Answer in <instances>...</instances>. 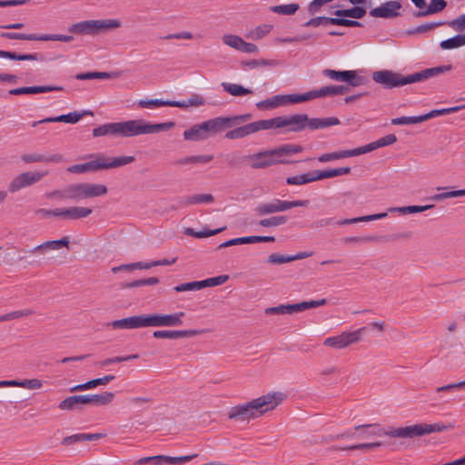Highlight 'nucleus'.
Here are the masks:
<instances>
[{
	"instance_id": "19",
	"label": "nucleus",
	"mask_w": 465,
	"mask_h": 465,
	"mask_svg": "<svg viewBox=\"0 0 465 465\" xmlns=\"http://www.w3.org/2000/svg\"><path fill=\"white\" fill-rule=\"evenodd\" d=\"M64 88L62 86L55 85H41V86H25L18 87L15 89H11L9 94L12 95H21V94H35L41 93H47L52 91H62Z\"/></svg>"
},
{
	"instance_id": "62",
	"label": "nucleus",
	"mask_w": 465,
	"mask_h": 465,
	"mask_svg": "<svg viewBox=\"0 0 465 465\" xmlns=\"http://www.w3.org/2000/svg\"><path fill=\"white\" fill-rule=\"evenodd\" d=\"M331 25H342L348 27L361 26V23L356 20L345 19L341 16L331 17Z\"/></svg>"
},
{
	"instance_id": "37",
	"label": "nucleus",
	"mask_w": 465,
	"mask_h": 465,
	"mask_svg": "<svg viewBox=\"0 0 465 465\" xmlns=\"http://www.w3.org/2000/svg\"><path fill=\"white\" fill-rule=\"evenodd\" d=\"M137 105L140 108H151L153 106H172L179 105L177 103H173L170 100H162V99H147V100H139Z\"/></svg>"
},
{
	"instance_id": "10",
	"label": "nucleus",
	"mask_w": 465,
	"mask_h": 465,
	"mask_svg": "<svg viewBox=\"0 0 465 465\" xmlns=\"http://www.w3.org/2000/svg\"><path fill=\"white\" fill-rule=\"evenodd\" d=\"M366 327H361L354 331H344L340 335L328 337L323 344L334 349H344L361 341V335L366 331Z\"/></svg>"
},
{
	"instance_id": "1",
	"label": "nucleus",
	"mask_w": 465,
	"mask_h": 465,
	"mask_svg": "<svg viewBox=\"0 0 465 465\" xmlns=\"http://www.w3.org/2000/svg\"><path fill=\"white\" fill-rule=\"evenodd\" d=\"M285 399L286 395L283 392L271 391L244 404L232 407L228 413V418L242 421L255 419L274 410Z\"/></svg>"
},
{
	"instance_id": "59",
	"label": "nucleus",
	"mask_w": 465,
	"mask_h": 465,
	"mask_svg": "<svg viewBox=\"0 0 465 465\" xmlns=\"http://www.w3.org/2000/svg\"><path fill=\"white\" fill-rule=\"evenodd\" d=\"M440 46L443 50L455 49L462 46L460 35H454L449 39L441 41Z\"/></svg>"
},
{
	"instance_id": "38",
	"label": "nucleus",
	"mask_w": 465,
	"mask_h": 465,
	"mask_svg": "<svg viewBox=\"0 0 465 465\" xmlns=\"http://www.w3.org/2000/svg\"><path fill=\"white\" fill-rule=\"evenodd\" d=\"M226 229L225 226L215 229V230H205V231H199L196 232L193 228H185L183 231V233L185 235L193 236L195 238H205L213 235H216L219 232H223Z\"/></svg>"
},
{
	"instance_id": "9",
	"label": "nucleus",
	"mask_w": 465,
	"mask_h": 465,
	"mask_svg": "<svg viewBox=\"0 0 465 465\" xmlns=\"http://www.w3.org/2000/svg\"><path fill=\"white\" fill-rule=\"evenodd\" d=\"M327 303L326 299H321L318 301L302 302L294 304H281L275 307L266 308L264 312L268 315L272 314H293L298 313L305 310L316 308L319 306L325 305Z\"/></svg>"
},
{
	"instance_id": "52",
	"label": "nucleus",
	"mask_w": 465,
	"mask_h": 465,
	"mask_svg": "<svg viewBox=\"0 0 465 465\" xmlns=\"http://www.w3.org/2000/svg\"><path fill=\"white\" fill-rule=\"evenodd\" d=\"M445 24L443 21L422 24L416 28L408 31V35L423 34Z\"/></svg>"
},
{
	"instance_id": "17",
	"label": "nucleus",
	"mask_w": 465,
	"mask_h": 465,
	"mask_svg": "<svg viewBox=\"0 0 465 465\" xmlns=\"http://www.w3.org/2000/svg\"><path fill=\"white\" fill-rule=\"evenodd\" d=\"M93 213L91 208L82 206H72L59 208V217L64 220H79L89 216Z\"/></svg>"
},
{
	"instance_id": "27",
	"label": "nucleus",
	"mask_w": 465,
	"mask_h": 465,
	"mask_svg": "<svg viewBox=\"0 0 465 465\" xmlns=\"http://www.w3.org/2000/svg\"><path fill=\"white\" fill-rule=\"evenodd\" d=\"M202 128V124L192 126L183 132V138L187 141H203L208 139L207 134Z\"/></svg>"
},
{
	"instance_id": "58",
	"label": "nucleus",
	"mask_w": 465,
	"mask_h": 465,
	"mask_svg": "<svg viewBox=\"0 0 465 465\" xmlns=\"http://www.w3.org/2000/svg\"><path fill=\"white\" fill-rule=\"evenodd\" d=\"M197 456H198V454L185 455V456H180V457L165 456L164 464L180 465V464L191 461Z\"/></svg>"
},
{
	"instance_id": "18",
	"label": "nucleus",
	"mask_w": 465,
	"mask_h": 465,
	"mask_svg": "<svg viewBox=\"0 0 465 465\" xmlns=\"http://www.w3.org/2000/svg\"><path fill=\"white\" fill-rule=\"evenodd\" d=\"M100 170H103L101 154H97L94 160L84 163L71 165L67 168V172L72 173H94Z\"/></svg>"
},
{
	"instance_id": "22",
	"label": "nucleus",
	"mask_w": 465,
	"mask_h": 465,
	"mask_svg": "<svg viewBox=\"0 0 465 465\" xmlns=\"http://www.w3.org/2000/svg\"><path fill=\"white\" fill-rule=\"evenodd\" d=\"M84 115H94V113L90 110H84L82 113L77 111L71 112L67 114H61L59 116L54 117H47L45 118L46 122L51 123H67V124H76L79 122Z\"/></svg>"
},
{
	"instance_id": "26",
	"label": "nucleus",
	"mask_w": 465,
	"mask_h": 465,
	"mask_svg": "<svg viewBox=\"0 0 465 465\" xmlns=\"http://www.w3.org/2000/svg\"><path fill=\"white\" fill-rule=\"evenodd\" d=\"M281 105H284L283 94H277L256 103V107L260 110H271Z\"/></svg>"
},
{
	"instance_id": "51",
	"label": "nucleus",
	"mask_w": 465,
	"mask_h": 465,
	"mask_svg": "<svg viewBox=\"0 0 465 465\" xmlns=\"http://www.w3.org/2000/svg\"><path fill=\"white\" fill-rule=\"evenodd\" d=\"M424 122L423 114L419 116H401L391 119V124L401 125V124H415Z\"/></svg>"
},
{
	"instance_id": "50",
	"label": "nucleus",
	"mask_w": 465,
	"mask_h": 465,
	"mask_svg": "<svg viewBox=\"0 0 465 465\" xmlns=\"http://www.w3.org/2000/svg\"><path fill=\"white\" fill-rule=\"evenodd\" d=\"M422 424V430L424 435L430 434L433 432H441L444 430H447L449 429H452L454 427L453 424L450 423L448 425L442 424V423H433V424H427V423H421Z\"/></svg>"
},
{
	"instance_id": "14",
	"label": "nucleus",
	"mask_w": 465,
	"mask_h": 465,
	"mask_svg": "<svg viewBox=\"0 0 465 465\" xmlns=\"http://www.w3.org/2000/svg\"><path fill=\"white\" fill-rule=\"evenodd\" d=\"M282 128H287V132H302L309 128V117L304 114H297L290 116H282Z\"/></svg>"
},
{
	"instance_id": "57",
	"label": "nucleus",
	"mask_w": 465,
	"mask_h": 465,
	"mask_svg": "<svg viewBox=\"0 0 465 465\" xmlns=\"http://www.w3.org/2000/svg\"><path fill=\"white\" fill-rule=\"evenodd\" d=\"M346 83L350 86L356 87V86H361V85L365 84L367 83V79L364 76L360 75L357 73V71L350 70L349 76H348Z\"/></svg>"
},
{
	"instance_id": "11",
	"label": "nucleus",
	"mask_w": 465,
	"mask_h": 465,
	"mask_svg": "<svg viewBox=\"0 0 465 465\" xmlns=\"http://www.w3.org/2000/svg\"><path fill=\"white\" fill-rule=\"evenodd\" d=\"M45 172H25L15 177L8 185L10 193H15L23 188L33 185L47 174Z\"/></svg>"
},
{
	"instance_id": "7",
	"label": "nucleus",
	"mask_w": 465,
	"mask_h": 465,
	"mask_svg": "<svg viewBox=\"0 0 465 465\" xmlns=\"http://www.w3.org/2000/svg\"><path fill=\"white\" fill-rule=\"evenodd\" d=\"M67 198L72 201H81L84 199L102 196L107 193V187L104 184L80 183L66 186Z\"/></svg>"
},
{
	"instance_id": "12",
	"label": "nucleus",
	"mask_w": 465,
	"mask_h": 465,
	"mask_svg": "<svg viewBox=\"0 0 465 465\" xmlns=\"http://www.w3.org/2000/svg\"><path fill=\"white\" fill-rule=\"evenodd\" d=\"M373 434L377 435H387L392 438H403V439H412L416 437L423 436L422 424H414L411 426L400 427L397 429H391L389 430H380L378 432H374Z\"/></svg>"
},
{
	"instance_id": "63",
	"label": "nucleus",
	"mask_w": 465,
	"mask_h": 465,
	"mask_svg": "<svg viewBox=\"0 0 465 465\" xmlns=\"http://www.w3.org/2000/svg\"><path fill=\"white\" fill-rule=\"evenodd\" d=\"M229 279L228 275H219L213 278H208L205 280H203V288L205 287H213V286H219L223 284L225 282H227Z\"/></svg>"
},
{
	"instance_id": "25",
	"label": "nucleus",
	"mask_w": 465,
	"mask_h": 465,
	"mask_svg": "<svg viewBox=\"0 0 465 465\" xmlns=\"http://www.w3.org/2000/svg\"><path fill=\"white\" fill-rule=\"evenodd\" d=\"M341 122L337 117L309 118V129H323L332 125H338Z\"/></svg>"
},
{
	"instance_id": "13",
	"label": "nucleus",
	"mask_w": 465,
	"mask_h": 465,
	"mask_svg": "<svg viewBox=\"0 0 465 465\" xmlns=\"http://www.w3.org/2000/svg\"><path fill=\"white\" fill-rule=\"evenodd\" d=\"M402 5L400 1H387L380 6L372 8L370 15L375 18L393 19L401 15Z\"/></svg>"
},
{
	"instance_id": "6",
	"label": "nucleus",
	"mask_w": 465,
	"mask_h": 465,
	"mask_svg": "<svg viewBox=\"0 0 465 465\" xmlns=\"http://www.w3.org/2000/svg\"><path fill=\"white\" fill-rule=\"evenodd\" d=\"M114 393L105 391L101 394L74 395L65 398L59 403L63 411L82 410L84 405L104 406L112 402Z\"/></svg>"
},
{
	"instance_id": "30",
	"label": "nucleus",
	"mask_w": 465,
	"mask_h": 465,
	"mask_svg": "<svg viewBox=\"0 0 465 465\" xmlns=\"http://www.w3.org/2000/svg\"><path fill=\"white\" fill-rule=\"evenodd\" d=\"M366 14V9L361 6H354L350 9H339L334 12L336 16L351 17L354 19L362 18Z\"/></svg>"
},
{
	"instance_id": "41",
	"label": "nucleus",
	"mask_w": 465,
	"mask_h": 465,
	"mask_svg": "<svg viewBox=\"0 0 465 465\" xmlns=\"http://www.w3.org/2000/svg\"><path fill=\"white\" fill-rule=\"evenodd\" d=\"M299 8L300 5L298 4L292 3L288 5H273L270 9L272 12L278 15H291L295 14Z\"/></svg>"
},
{
	"instance_id": "4",
	"label": "nucleus",
	"mask_w": 465,
	"mask_h": 465,
	"mask_svg": "<svg viewBox=\"0 0 465 465\" xmlns=\"http://www.w3.org/2000/svg\"><path fill=\"white\" fill-rule=\"evenodd\" d=\"M303 150L302 146L298 144H283L280 147L264 150L253 154L244 156V159L250 162L252 169H264L276 164L292 163L290 160H280L283 156H292Z\"/></svg>"
},
{
	"instance_id": "40",
	"label": "nucleus",
	"mask_w": 465,
	"mask_h": 465,
	"mask_svg": "<svg viewBox=\"0 0 465 465\" xmlns=\"http://www.w3.org/2000/svg\"><path fill=\"white\" fill-rule=\"evenodd\" d=\"M173 103H177L180 105H173V107H180V108H186L189 106H201L205 104V100L203 96L199 94H192L191 97H189L186 101H173Z\"/></svg>"
},
{
	"instance_id": "49",
	"label": "nucleus",
	"mask_w": 465,
	"mask_h": 465,
	"mask_svg": "<svg viewBox=\"0 0 465 465\" xmlns=\"http://www.w3.org/2000/svg\"><path fill=\"white\" fill-rule=\"evenodd\" d=\"M58 249H60V246L58 244L57 240H53V241L45 242L32 248L29 251V252L33 253V254H36V253L43 254L45 251L58 250Z\"/></svg>"
},
{
	"instance_id": "60",
	"label": "nucleus",
	"mask_w": 465,
	"mask_h": 465,
	"mask_svg": "<svg viewBox=\"0 0 465 465\" xmlns=\"http://www.w3.org/2000/svg\"><path fill=\"white\" fill-rule=\"evenodd\" d=\"M465 196V189L461 190H456V191H449L445 193H437L434 196H432V200L434 201H442L449 198H454V197H461Z\"/></svg>"
},
{
	"instance_id": "53",
	"label": "nucleus",
	"mask_w": 465,
	"mask_h": 465,
	"mask_svg": "<svg viewBox=\"0 0 465 465\" xmlns=\"http://www.w3.org/2000/svg\"><path fill=\"white\" fill-rule=\"evenodd\" d=\"M1 37L6 39H18V40H27V41H38V35L35 34H21V33H10L5 32L1 34Z\"/></svg>"
},
{
	"instance_id": "2",
	"label": "nucleus",
	"mask_w": 465,
	"mask_h": 465,
	"mask_svg": "<svg viewBox=\"0 0 465 465\" xmlns=\"http://www.w3.org/2000/svg\"><path fill=\"white\" fill-rule=\"evenodd\" d=\"M183 312L172 314L143 313L115 320L108 323L113 329H141L148 327H177L183 324Z\"/></svg>"
},
{
	"instance_id": "56",
	"label": "nucleus",
	"mask_w": 465,
	"mask_h": 465,
	"mask_svg": "<svg viewBox=\"0 0 465 465\" xmlns=\"http://www.w3.org/2000/svg\"><path fill=\"white\" fill-rule=\"evenodd\" d=\"M165 455L148 456L137 460L134 465L152 464V465H163Z\"/></svg>"
},
{
	"instance_id": "31",
	"label": "nucleus",
	"mask_w": 465,
	"mask_h": 465,
	"mask_svg": "<svg viewBox=\"0 0 465 465\" xmlns=\"http://www.w3.org/2000/svg\"><path fill=\"white\" fill-rule=\"evenodd\" d=\"M349 91V87L345 85H328L319 89L321 98L325 96L341 95L347 94Z\"/></svg>"
},
{
	"instance_id": "32",
	"label": "nucleus",
	"mask_w": 465,
	"mask_h": 465,
	"mask_svg": "<svg viewBox=\"0 0 465 465\" xmlns=\"http://www.w3.org/2000/svg\"><path fill=\"white\" fill-rule=\"evenodd\" d=\"M93 20H87L72 25L68 31L73 34H94Z\"/></svg>"
},
{
	"instance_id": "45",
	"label": "nucleus",
	"mask_w": 465,
	"mask_h": 465,
	"mask_svg": "<svg viewBox=\"0 0 465 465\" xmlns=\"http://www.w3.org/2000/svg\"><path fill=\"white\" fill-rule=\"evenodd\" d=\"M350 70L347 71H336L333 69H324L322 74L323 76L328 77L334 81L345 82L348 79Z\"/></svg>"
},
{
	"instance_id": "48",
	"label": "nucleus",
	"mask_w": 465,
	"mask_h": 465,
	"mask_svg": "<svg viewBox=\"0 0 465 465\" xmlns=\"http://www.w3.org/2000/svg\"><path fill=\"white\" fill-rule=\"evenodd\" d=\"M288 219L285 215L272 216L270 218L262 219L259 224L262 227H276L287 223Z\"/></svg>"
},
{
	"instance_id": "33",
	"label": "nucleus",
	"mask_w": 465,
	"mask_h": 465,
	"mask_svg": "<svg viewBox=\"0 0 465 465\" xmlns=\"http://www.w3.org/2000/svg\"><path fill=\"white\" fill-rule=\"evenodd\" d=\"M0 57L3 58H8L11 60H17V61H36L39 60L40 54H16L9 51H0Z\"/></svg>"
},
{
	"instance_id": "16",
	"label": "nucleus",
	"mask_w": 465,
	"mask_h": 465,
	"mask_svg": "<svg viewBox=\"0 0 465 465\" xmlns=\"http://www.w3.org/2000/svg\"><path fill=\"white\" fill-rule=\"evenodd\" d=\"M203 330H159L153 332L155 339H179L203 333Z\"/></svg>"
},
{
	"instance_id": "47",
	"label": "nucleus",
	"mask_w": 465,
	"mask_h": 465,
	"mask_svg": "<svg viewBox=\"0 0 465 465\" xmlns=\"http://www.w3.org/2000/svg\"><path fill=\"white\" fill-rule=\"evenodd\" d=\"M114 74L106 72H88L78 74L75 78L78 80H92V79H109L114 77Z\"/></svg>"
},
{
	"instance_id": "42",
	"label": "nucleus",
	"mask_w": 465,
	"mask_h": 465,
	"mask_svg": "<svg viewBox=\"0 0 465 465\" xmlns=\"http://www.w3.org/2000/svg\"><path fill=\"white\" fill-rule=\"evenodd\" d=\"M213 159L212 154L194 155L182 158L176 162L177 164L207 163Z\"/></svg>"
},
{
	"instance_id": "34",
	"label": "nucleus",
	"mask_w": 465,
	"mask_h": 465,
	"mask_svg": "<svg viewBox=\"0 0 465 465\" xmlns=\"http://www.w3.org/2000/svg\"><path fill=\"white\" fill-rule=\"evenodd\" d=\"M42 381L38 379H25L23 381L10 380L11 387H21L28 390H38L42 387Z\"/></svg>"
},
{
	"instance_id": "35",
	"label": "nucleus",
	"mask_w": 465,
	"mask_h": 465,
	"mask_svg": "<svg viewBox=\"0 0 465 465\" xmlns=\"http://www.w3.org/2000/svg\"><path fill=\"white\" fill-rule=\"evenodd\" d=\"M347 157H353L351 150H341L328 153H323L318 157V161L321 163H327L338 159H343Z\"/></svg>"
},
{
	"instance_id": "43",
	"label": "nucleus",
	"mask_w": 465,
	"mask_h": 465,
	"mask_svg": "<svg viewBox=\"0 0 465 465\" xmlns=\"http://www.w3.org/2000/svg\"><path fill=\"white\" fill-rule=\"evenodd\" d=\"M213 196L210 193L195 194L193 196H187L183 200V203L186 205L190 204H200L204 203H213Z\"/></svg>"
},
{
	"instance_id": "55",
	"label": "nucleus",
	"mask_w": 465,
	"mask_h": 465,
	"mask_svg": "<svg viewBox=\"0 0 465 465\" xmlns=\"http://www.w3.org/2000/svg\"><path fill=\"white\" fill-rule=\"evenodd\" d=\"M203 288V284L202 281H195L191 282H185L179 284L173 288V290L177 292H190V291H198Z\"/></svg>"
},
{
	"instance_id": "15",
	"label": "nucleus",
	"mask_w": 465,
	"mask_h": 465,
	"mask_svg": "<svg viewBox=\"0 0 465 465\" xmlns=\"http://www.w3.org/2000/svg\"><path fill=\"white\" fill-rule=\"evenodd\" d=\"M202 130L207 134V138L214 136L218 133L231 128L228 117H215L202 123Z\"/></svg>"
},
{
	"instance_id": "21",
	"label": "nucleus",
	"mask_w": 465,
	"mask_h": 465,
	"mask_svg": "<svg viewBox=\"0 0 465 465\" xmlns=\"http://www.w3.org/2000/svg\"><path fill=\"white\" fill-rule=\"evenodd\" d=\"M22 160L26 163H61L64 160L62 154H41V153H27L22 156Z\"/></svg>"
},
{
	"instance_id": "28",
	"label": "nucleus",
	"mask_w": 465,
	"mask_h": 465,
	"mask_svg": "<svg viewBox=\"0 0 465 465\" xmlns=\"http://www.w3.org/2000/svg\"><path fill=\"white\" fill-rule=\"evenodd\" d=\"M223 89L233 96H243L253 94V91L249 88H245L237 84H231L223 82L222 83Z\"/></svg>"
},
{
	"instance_id": "54",
	"label": "nucleus",
	"mask_w": 465,
	"mask_h": 465,
	"mask_svg": "<svg viewBox=\"0 0 465 465\" xmlns=\"http://www.w3.org/2000/svg\"><path fill=\"white\" fill-rule=\"evenodd\" d=\"M223 42L224 45L240 51L243 39L236 35H225L223 36Z\"/></svg>"
},
{
	"instance_id": "20",
	"label": "nucleus",
	"mask_w": 465,
	"mask_h": 465,
	"mask_svg": "<svg viewBox=\"0 0 465 465\" xmlns=\"http://www.w3.org/2000/svg\"><path fill=\"white\" fill-rule=\"evenodd\" d=\"M135 160L134 156L132 155H124L118 157H106L104 154H101V162H102V169H114L121 166H124L133 163Z\"/></svg>"
},
{
	"instance_id": "3",
	"label": "nucleus",
	"mask_w": 465,
	"mask_h": 465,
	"mask_svg": "<svg viewBox=\"0 0 465 465\" xmlns=\"http://www.w3.org/2000/svg\"><path fill=\"white\" fill-rule=\"evenodd\" d=\"M450 69L451 65H440L432 68H426L422 71L408 75H401V74L391 70H379L372 73V80L386 89H391L425 81L429 78L435 77L440 74L449 72Z\"/></svg>"
},
{
	"instance_id": "64",
	"label": "nucleus",
	"mask_w": 465,
	"mask_h": 465,
	"mask_svg": "<svg viewBox=\"0 0 465 465\" xmlns=\"http://www.w3.org/2000/svg\"><path fill=\"white\" fill-rule=\"evenodd\" d=\"M449 25L457 32L465 31V14L457 16L449 23Z\"/></svg>"
},
{
	"instance_id": "5",
	"label": "nucleus",
	"mask_w": 465,
	"mask_h": 465,
	"mask_svg": "<svg viewBox=\"0 0 465 465\" xmlns=\"http://www.w3.org/2000/svg\"><path fill=\"white\" fill-rule=\"evenodd\" d=\"M116 136L122 138L134 137L142 134H157L168 131L175 125L174 122L150 124L143 119L128 120L115 123Z\"/></svg>"
},
{
	"instance_id": "61",
	"label": "nucleus",
	"mask_w": 465,
	"mask_h": 465,
	"mask_svg": "<svg viewBox=\"0 0 465 465\" xmlns=\"http://www.w3.org/2000/svg\"><path fill=\"white\" fill-rule=\"evenodd\" d=\"M287 184L290 185H302L311 183L310 173H302L295 176H291L286 179Z\"/></svg>"
},
{
	"instance_id": "44",
	"label": "nucleus",
	"mask_w": 465,
	"mask_h": 465,
	"mask_svg": "<svg viewBox=\"0 0 465 465\" xmlns=\"http://www.w3.org/2000/svg\"><path fill=\"white\" fill-rule=\"evenodd\" d=\"M463 108H465V104L460 105V106L450 107V108L431 110L428 114H423V119H424V121H427V120H430L436 116L445 115V114L458 112Z\"/></svg>"
},
{
	"instance_id": "23",
	"label": "nucleus",
	"mask_w": 465,
	"mask_h": 465,
	"mask_svg": "<svg viewBox=\"0 0 465 465\" xmlns=\"http://www.w3.org/2000/svg\"><path fill=\"white\" fill-rule=\"evenodd\" d=\"M312 252H298L295 255H283L279 253H272L268 256L267 262L272 264H282L285 262H291L296 260L304 259L310 257Z\"/></svg>"
},
{
	"instance_id": "29",
	"label": "nucleus",
	"mask_w": 465,
	"mask_h": 465,
	"mask_svg": "<svg viewBox=\"0 0 465 465\" xmlns=\"http://www.w3.org/2000/svg\"><path fill=\"white\" fill-rule=\"evenodd\" d=\"M94 34L99 31L119 28L121 22L118 19L93 20Z\"/></svg>"
},
{
	"instance_id": "36",
	"label": "nucleus",
	"mask_w": 465,
	"mask_h": 465,
	"mask_svg": "<svg viewBox=\"0 0 465 465\" xmlns=\"http://www.w3.org/2000/svg\"><path fill=\"white\" fill-rule=\"evenodd\" d=\"M241 64L244 68L254 69L263 66L275 67L279 63L276 60L258 59L242 61Z\"/></svg>"
},
{
	"instance_id": "24",
	"label": "nucleus",
	"mask_w": 465,
	"mask_h": 465,
	"mask_svg": "<svg viewBox=\"0 0 465 465\" xmlns=\"http://www.w3.org/2000/svg\"><path fill=\"white\" fill-rule=\"evenodd\" d=\"M446 6L447 2L445 0H431L426 9L420 10L414 15L416 17L428 16L441 12Z\"/></svg>"
},
{
	"instance_id": "39",
	"label": "nucleus",
	"mask_w": 465,
	"mask_h": 465,
	"mask_svg": "<svg viewBox=\"0 0 465 465\" xmlns=\"http://www.w3.org/2000/svg\"><path fill=\"white\" fill-rule=\"evenodd\" d=\"M105 135L116 136V125L115 123H109L100 125L93 129V136L100 137Z\"/></svg>"
},
{
	"instance_id": "46",
	"label": "nucleus",
	"mask_w": 465,
	"mask_h": 465,
	"mask_svg": "<svg viewBox=\"0 0 465 465\" xmlns=\"http://www.w3.org/2000/svg\"><path fill=\"white\" fill-rule=\"evenodd\" d=\"M159 278L157 277H150L147 279L136 280L131 282H127L122 285L123 289H131V288H138L145 285H155L159 283Z\"/></svg>"
},
{
	"instance_id": "8",
	"label": "nucleus",
	"mask_w": 465,
	"mask_h": 465,
	"mask_svg": "<svg viewBox=\"0 0 465 465\" xmlns=\"http://www.w3.org/2000/svg\"><path fill=\"white\" fill-rule=\"evenodd\" d=\"M308 203V200L283 201L275 198L271 202L260 203L256 206L254 211L256 215L264 216L275 213L285 212L293 207H305Z\"/></svg>"
}]
</instances>
